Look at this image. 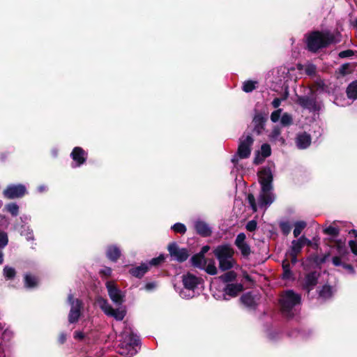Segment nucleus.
Masks as SVG:
<instances>
[{
  "label": "nucleus",
  "mask_w": 357,
  "mask_h": 357,
  "mask_svg": "<svg viewBox=\"0 0 357 357\" xmlns=\"http://www.w3.org/2000/svg\"><path fill=\"white\" fill-rule=\"evenodd\" d=\"M259 183L261 185V191L258 198V204L260 207L271 205L274 201L272 192L273 190V175L269 167H263L258 172Z\"/></svg>",
  "instance_id": "obj_1"
},
{
  "label": "nucleus",
  "mask_w": 357,
  "mask_h": 357,
  "mask_svg": "<svg viewBox=\"0 0 357 357\" xmlns=\"http://www.w3.org/2000/svg\"><path fill=\"white\" fill-rule=\"evenodd\" d=\"M306 36L307 50L312 53L336 43L335 35L329 31H313Z\"/></svg>",
  "instance_id": "obj_2"
},
{
  "label": "nucleus",
  "mask_w": 357,
  "mask_h": 357,
  "mask_svg": "<svg viewBox=\"0 0 357 357\" xmlns=\"http://www.w3.org/2000/svg\"><path fill=\"white\" fill-rule=\"evenodd\" d=\"M301 301V296L300 294L295 293L291 289L287 290L281 295L279 300L281 311L286 316L292 318L294 315L292 309L300 304Z\"/></svg>",
  "instance_id": "obj_3"
},
{
  "label": "nucleus",
  "mask_w": 357,
  "mask_h": 357,
  "mask_svg": "<svg viewBox=\"0 0 357 357\" xmlns=\"http://www.w3.org/2000/svg\"><path fill=\"white\" fill-rule=\"evenodd\" d=\"M254 138L251 133L245 135V132L239 138L236 155L240 159H246L250 156Z\"/></svg>",
  "instance_id": "obj_4"
},
{
  "label": "nucleus",
  "mask_w": 357,
  "mask_h": 357,
  "mask_svg": "<svg viewBox=\"0 0 357 357\" xmlns=\"http://www.w3.org/2000/svg\"><path fill=\"white\" fill-rule=\"evenodd\" d=\"M97 303L100 308L107 316L114 317L116 321H122L126 314L125 310L113 308L107 300L102 297L98 298Z\"/></svg>",
  "instance_id": "obj_5"
},
{
  "label": "nucleus",
  "mask_w": 357,
  "mask_h": 357,
  "mask_svg": "<svg viewBox=\"0 0 357 357\" xmlns=\"http://www.w3.org/2000/svg\"><path fill=\"white\" fill-rule=\"evenodd\" d=\"M310 93L311 96H298L296 102L303 109L310 112H319L321 109V106L317 100L314 91L311 89Z\"/></svg>",
  "instance_id": "obj_6"
},
{
  "label": "nucleus",
  "mask_w": 357,
  "mask_h": 357,
  "mask_svg": "<svg viewBox=\"0 0 357 357\" xmlns=\"http://www.w3.org/2000/svg\"><path fill=\"white\" fill-rule=\"evenodd\" d=\"M124 343L125 348L123 346L121 348V351H119V354L121 355H124L126 357H130L137 353L135 347L139 344L140 340L137 335L134 334L133 333H130L128 336L127 341Z\"/></svg>",
  "instance_id": "obj_7"
},
{
  "label": "nucleus",
  "mask_w": 357,
  "mask_h": 357,
  "mask_svg": "<svg viewBox=\"0 0 357 357\" xmlns=\"http://www.w3.org/2000/svg\"><path fill=\"white\" fill-rule=\"evenodd\" d=\"M27 193L26 186L23 184L8 185L3 191V195L8 199L21 198Z\"/></svg>",
  "instance_id": "obj_8"
},
{
  "label": "nucleus",
  "mask_w": 357,
  "mask_h": 357,
  "mask_svg": "<svg viewBox=\"0 0 357 357\" xmlns=\"http://www.w3.org/2000/svg\"><path fill=\"white\" fill-rule=\"evenodd\" d=\"M167 250L170 256L179 263L185 261L189 257L188 249L180 248L175 242H172L168 245Z\"/></svg>",
  "instance_id": "obj_9"
},
{
  "label": "nucleus",
  "mask_w": 357,
  "mask_h": 357,
  "mask_svg": "<svg viewBox=\"0 0 357 357\" xmlns=\"http://www.w3.org/2000/svg\"><path fill=\"white\" fill-rule=\"evenodd\" d=\"M105 285L107 289L108 295L112 302L116 305H122L124 302L125 295L118 288L114 282L107 281Z\"/></svg>",
  "instance_id": "obj_10"
},
{
  "label": "nucleus",
  "mask_w": 357,
  "mask_h": 357,
  "mask_svg": "<svg viewBox=\"0 0 357 357\" xmlns=\"http://www.w3.org/2000/svg\"><path fill=\"white\" fill-rule=\"evenodd\" d=\"M268 121L267 114L257 112L255 114L252 123L253 124L252 132L260 135L265 130V125Z\"/></svg>",
  "instance_id": "obj_11"
},
{
  "label": "nucleus",
  "mask_w": 357,
  "mask_h": 357,
  "mask_svg": "<svg viewBox=\"0 0 357 357\" xmlns=\"http://www.w3.org/2000/svg\"><path fill=\"white\" fill-rule=\"evenodd\" d=\"M245 240V234L243 232L239 233L234 241V245L240 250L241 255L244 258H248L250 255L252 251L250 245Z\"/></svg>",
  "instance_id": "obj_12"
},
{
  "label": "nucleus",
  "mask_w": 357,
  "mask_h": 357,
  "mask_svg": "<svg viewBox=\"0 0 357 357\" xmlns=\"http://www.w3.org/2000/svg\"><path fill=\"white\" fill-rule=\"evenodd\" d=\"M320 273L314 271L305 275L303 289L309 294L318 284Z\"/></svg>",
  "instance_id": "obj_13"
},
{
  "label": "nucleus",
  "mask_w": 357,
  "mask_h": 357,
  "mask_svg": "<svg viewBox=\"0 0 357 357\" xmlns=\"http://www.w3.org/2000/svg\"><path fill=\"white\" fill-rule=\"evenodd\" d=\"M213 254L218 260H220L225 258H233L234 250L229 244H222L215 248Z\"/></svg>",
  "instance_id": "obj_14"
},
{
  "label": "nucleus",
  "mask_w": 357,
  "mask_h": 357,
  "mask_svg": "<svg viewBox=\"0 0 357 357\" xmlns=\"http://www.w3.org/2000/svg\"><path fill=\"white\" fill-rule=\"evenodd\" d=\"M77 303L70 306L68 319L70 324L77 323L81 316V310L83 308V303L82 300L77 299Z\"/></svg>",
  "instance_id": "obj_15"
},
{
  "label": "nucleus",
  "mask_w": 357,
  "mask_h": 357,
  "mask_svg": "<svg viewBox=\"0 0 357 357\" xmlns=\"http://www.w3.org/2000/svg\"><path fill=\"white\" fill-rule=\"evenodd\" d=\"M259 299L257 294H254L251 291L243 294L241 298V302L250 310H256L258 306L257 300Z\"/></svg>",
  "instance_id": "obj_16"
},
{
  "label": "nucleus",
  "mask_w": 357,
  "mask_h": 357,
  "mask_svg": "<svg viewBox=\"0 0 357 357\" xmlns=\"http://www.w3.org/2000/svg\"><path fill=\"white\" fill-rule=\"evenodd\" d=\"M70 157L76 162V166L79 167L86 162L87 153L82 147L76 146L73 149Z\"/></svg>",
  "instance_id": "obj_17"
},
{
  "label": "nucleus",
  "mask_w": 357,
  "mask_h": 357,
  "mask_svg": "<svg viewBox=\"0 0 357 357\" xmlns=\"http://www.w3.org/2000/svg\"><path fill=\"white\" fill-rule=\"evenodd\" d=\"M183 284L184 287L189 290H194L200 282V278L190 273L183 275Z\"/></svg>",
  "instance_id": "obj_18"
},
{
  "label": "nucleus",
  "mask_w": 357,
  "mask_h": 357,
  "mask_svg": "<svg viewBox=\"0 0 357 357\" xmlns=\"http://www.w3.org/2000/svg\"><path fill=\"white\" fill-rule=\"evenodd\" d=\"M194 227L197 234L202 237H208L212 234L211 227L203 220H197Z\"/></svg>",
  "instance_id": "obj_19"
},
{
  "label": "nucleus",
  "mask_w": 357,
  "mask_h": 357,
  "mask_svg": "<svg viewBox=\"0 0 357 357\" xmlns=\"http://www.w3.org/2000/svg\"><path fill=\"white\" fill-rule=\"evenodd\" d=\"M243 285L241 283H230L227 284L224 288V292L225 294L231 296L236 297L241 292L243 291Z\"/></svg>",
  "instance_id": "obj_20"
},
{
  "label": "nucleus",
  "mask_w": 357,
  "mask_h": 357,
  "mask_svg": "<svg viewBox=\"0 0 357 357\" xmlns=\"http://www.w3.org/2000/svg\"><path fill=\"white\" fill-rule=\"evenodd\" d=\"M149 270V266L146 263H142L140 266L130 268L129 273L137 278H142Z\"/></svg>",
  "instance_id": "obj_21"
},
{
  "label": "nucleus",
  "mask_w": 357,
  "mask_h": 357,
  "mask_svg": "<svg viewBox=\"0 0 357 357\" xmlns=\"http://www.w3.org/2000/svg\"><path fill=\"white\" fill-rule=\"evenodd\" d=\"M334 289L332 286L326 284L317 290L319 298L324 301L331 299L334 294Z\"/></svg>",
  "instance_id": "obj_22"
},
{
  "label": "nucleus",
  "mask_w": 357,
  "mask_h": 357,
  "mask_svg": "<svg viewBox=\"0 0 357 357\" xmlns=\"http://www.w3.org/2000/svg\"><path fill=\"white\" fill-rule=\"evenodd\" d=\"M121 252L119 247L115 245H110L107 246L106 250L107 257L113 262H116L121 257Z\"/></svg>",
  "instance_id": "obj_23"
},
{
  "label": "nucleus",
  "mask_w": 357,
  "mask_h": 357,
  "mask_svg": "<svg viewBox=\"0 0 357 357\" xmlns=\"http://www.w3.org/2000/svg\"><path fill=\"white\" fill-rule=\"evenodd\" d=\"M296 142L298 149H305L310 145L311 137L309 134L304 132L297 136Z\"/></svg>",
  "instance_id": "obj_24"
},
{
  "label": "nucleus",
  "mask_w": 357,
  "mask_h": 357,
  "mask_svg": "<svg viewBox=\"0 0 357 357\" xmlns=\"http://www.w3.org/2000/svg\"><path fill=\"white\" fill-rule=\"evenodd\" d=\"M39 279L31 273H26L24 276V285L26 289H34L38 286Z\"/></svg>",
  "instance_id": "obj_25"
},
{
  "label": "nucleus",
  "mask_w": 357,
  "mask_h": 357,
  "mask_svg": "<svg viewBox=\"0 0 357 357\" xmlns=\"http://www.w3.org/2000/svg\"><path fill=\"white\" fill-rule=\"evenodd\" d=\"M332 262L335 266H342L349 274H354L356 273L354 267L350 264L343 262L341 257H333L332 258Z\"/></svg>",
  "instance_id": "obj_26"
},
{
  "label": "nucleus",
  "mask_w": 357,
  "mask_h": 357,
  "mask_svg": "<svg viewBox=\"0 0 357 357\" xmlns=\"http://www.w3.org/2000/svg\"><path fill=\"white\" fill-rule=\"evenodd\" d=\"M192 265L194 267L204 268L206 264L205 257L201 255L199 253L194 255L190 259Z\"/></svg>",
  "instance_id": "obj_27"
},
{
  "label": "nucleus",
  "mask_w": 357,
  "mask_h": 357,
  "mask_svg": "<svg viewBox=\"0 0 357 357\" xmlns=\"http://www.w3.org/2000/svg\"><path fill=\"white\" fill-rule=\"evenodd\" d=\"M219 268L222 271H229L234 267L235 261L233 258H225L218 260Z\"/></svg>",
  "instance_id": "obj_28"
},
{
  "label": "nucleus",
  "mask_w": 357,
  "mask_h": 357,
  "mask_svg": "<svg viewBox=\"0 0 357 357\" xmlns=\"http://www.w3.org/2000/svg\"><path fill=\"white\" fill-rule=\"evenodd\" d=\"M237 277V274L234 271H228L225 273L219 276V280L224 283H228L234 282L236 280Z\"/></svg>",
  "instance_id": "obj_29"
},
{
  "label": "nucleus",
  "mask_w": 357,
  "mask_h": 357,
  "mask_svg": "<svg viewBox=\"0 0 357 357\" xmlns=\"http://www.w3.org/2000/svg\"><path fill=\"white\" fill-rule=\"evenodd\" d=\"M347 95L350 99H357V80L350 83L347 88Z\"/></svg>",
  "instance_id": "obj_30"
},
{
  "label": "nucleus",
  "mask_w": 357,
  "mask_h": 357,
  "mask_svg": "<svg viewBox=\"0 0 357 357\" xmlns=\"http://www.w3.org/2000/svg\"><path fill=\"white\" fill-rule=\"evenodd\" d=\"M282 266L283 270L282 278L284 280H289L292 277L293 273L291 271V266L289 261L287 259L283 260Z\"/></svg>",
  "instance_id": "obj_31"
},
{
  "label": "nucleus",
  "mask_w": 357,
  "mask_h": 357,
  "mask_svg": "<svg viewBox=\"0 0 357 357\" xmlns=\"http://www.w3.org/2000/svg\"><path fill=\"white\" fill-rule=\"evenodd\" d=\"M17 275L16 270L10 266H5L3 269V275L6 280H13Z\"/></svg>",
  "instance_id": "obj_32"
},
{
  "label": "nucleus",
  "mask_w": 357,
  "mask_h": 357,
  "mask_svg": "<svg viewBox=\"0 0 357 357\" xmlns=\"http://www.w3.org/2000/svg\"><path fill=\"white\" fill-rule=\"evenodd\" d=\"M165 261V255L164 254H160L158 257L151 259L146 263L149 268L151 266L158 267L162 265Z\"/></svg>",
  "instance_id": "obj_33"
},
{
  "label": "nucleus",
  "mask_w": 357,
  "mask_h": 357,
  "mask_svg": "<svg viewBox=\"0 0 357 357\" xmlns=\"http://www.w3.org/2000/svg\"><path fill=\"white\" fill-rule=\"evenodd\" d=\"M303 240H304V238L293 240L291 242L290 252L298 255L301 252L302 248H303V245L301 244Z\"/></svg>",
  "instance_id": "obj_34"
},
{
  "label": "nucleus",
  "mask_w": 357,
  "mask_h": 357,
  "mask_svg": "<svg viewBox=\"0 0 357 357\" xmlns=\"http://www.w3.org/2000/svg\"><path fill=\"white\" fill-rule=\"evenodd\" d=\"M5 209L13 217H16L19 214V206L15 203H9L6 204L5 206Z\"/></svg>",
  "instance_id": "obj_35"
},
{
  "label": "nucleus",
  "mask_w": 357,
  "mask_h": 357,
  "mask_svg": "<svg viewBox=\"0 0 357 357\" xmlns=\"http://www.w3.org/2000/svg\"><path fill=\"white\" fill-rule=\"evenodd\" d=\"M306 227V222L304 221L296 222L294 225V236L297 238L302 232L303 229Z\"/></svg>",
  "instance_id": "obj_36"
},
{
  "label": "nucleus",
  "mask_w": 357,
  "mask_h": 357,
  "mask_svg": "<svg viewBox=\"0 0 357 357\" xmlns=\"http://www.w3.org/2000/svg\"><path fill=\"white\" fill-rule=\"evenodd\" d=\"M257 82L248 80L243 83L242 89L246 93H250L256 89Z\"/></svg>",
  "instance_id": "obj_37"
},
{
  "label": "nucleus",
  "mask_w": 357,
  "mask_h": 357,
  "mask_svg": "<svg viewBox=\"0 0 357 357\" xmlns=\"http://www.w3.org/2000/svg\"><path fill=\"white\" fill-rule=\"evenodd\" d=\"M172 229L178 234H184L186 232V227L184 224L177 222L175 223L172 227Z\"/></svg>",
  "instance_id": "obj_38"
},
{
  "label": "nucleus",
  "mask_w": 357,
  "mask_h": 357,
  "mask_svg": "<svg viewBox=\"0 0 357 357\" xmlns=\"http://www.w3.org/2000/svg\"><path fill=\"white\" fill-rule=\"evenodd\" d=\"M324 233L325 234H327V235H329V236H331L333 237H337L340 234V230L337 227L329 226L324 229Z\"/></svg>",
  "instance_id": "obj_39"
},
{
  "label": "nucleus",
  "mask_w": 357,
  "mask_h": 357,
  "mask_svg": "<svg viewBox=\"0 0 357 357\" xmlns=\"http://www.w3.org/2000/svg\"><path fill=\"white\" fill-rule=\"evenodd\" d=\"M264 158H268L271 155V148L270 144L264 143L261 146V150L259 151Z\"/></svg>",
  "instance_id": "obj_40"
},
{
  "label": "nucleus",
  "mask_w": 357,
  "mask_h": 357,
  "mask_svg": "<svg viewBox=\"0 0 357 357\" xmlns=\"http://www.w3.org/2000/svg\"><path fill=\"white\" fill-rule=\"evenodd\" d=\"M205 271L211 275H214L217 274L218 270L215 265V261L213 260H211V261L208 264V265L205 268Z\"/></svg>",
  "instance_id": "obj_41"
},
{
  "label": "nucleus",
  "mask_w": 357,
  "mask_h": 357,
  "mask_svg": "<svg viewBox=\"0 0 357 357\" xmlns=\"http://www.w3.org/2000/svg\"><path fill=\"white\" fill-rule=\"evenodd\" d=\"M247 201L254 212L257 211V204L256 203V199L253 194L249 193L247 196Z\"/></svg>",
  "instance_id": "obj_42"
},
{
  "label": "nucleus",
  "mask_w": 357,
  "mask_h": 357,
  "mask_svg": "<svg viewBox=\"0 0 357 357\" xmlns=\"http://www.w3.org/2000/svg\"><path fill=\"white\" fill-rule=\"evenodd\" d=\"M280 122L282 126H288L292 124L293 119L290 114L288 113H284L281 117Z\"/></svg>",
  "instance_id": "obj_43"
},
{
  "label": "nucleus",
  "mask_w": 357,
  "mask_h": 357,
  "mask_svg": "<svg viewBox=\"0 0 357 357\" xmlns=\"http://www.w3.org/2000/svg\"><path fill=\"white\" fill-rule=\"evenodd\" d=\"M305 72L308 76H314L317 73V67L314 64L309 63L305 66Z\"/></svg>",
  "instance_id": "obj_44"
},
{
  "label": "nucleus",
  "mask_w": 357,
  "mask_h": 357,
  "mask_svg": "<svg viewBox=\"0 0 357 357\" xmlns=\"http://www.w3.org/2000/svg\"><path fill=\"white\" fill-rule=\"evenodd\" d=\"M280 228L282 234L285 236H287L291 230V227L288 222H281L280 224Z\"/></svg>",
  "instance_id": "obj_45"
},
{
  "label": "nucleus",
  "mask_w": 357,
  "mask_h": 357,
  "mask_svg": "<svg viewBox=\"0 0 357 357\" xmlns=\"http://www.w3.org/2000/svg\"><path fill=\"white\" fill-rule=\"evenodd\" d=\"M339 73L344 76L351 73V70H350V64L349 63L342 64L339 68Z\"/></svg>",
  "instance_id": "obj_46"
},
{
  "label": "nucleus",
  "mask_w": 357,
  "mask_h": 357,
  "mask_svg": "<svg viewBox=\"0 0 357 357\" xmlns=\"http://www.w3.org/2000/svg\"><path fill=\"white\" fill-rule=\"evenodd\" d=\"M265 159H266V158L263 157V155H261L260 151H257L255 153L253 164L255 165H259L261 164L264 161Z\"/></svg>",
  "instance_id": "obj_47"
},
{
  "label": "nucleus",
  "mask_w": 357,
  "mask_h": 357,
  "mask_svg": "<svg viewBox=\"0 0 357 357\" xmlns=\"http://www.w3.org/2000/svg\"><path fill=\"white\" fill-rule=\"evenodd\" d=\"M8 243V235L4 231H0V248H3L7 245Z\"/></svg>",
  "instance_id": "obj_48"
},
{
  "label": "nucleus",
  "mask_w": 357,
  "mask_h": 357,
  "mask_svg": "<svg viewBox=\"0 0 357 357\" xmlns=\"http://www.w3.org/2000/svg\"><path fill=\"white\" fill-rule=\"evenodd\" d=\"M356 52H357L354 51L352 50H344V51L339 52L338 56L341 59L351 57V56L355 55Z\"/></svg>",
  "instance_id": "obj_49"
},
{
  "label": "nucleus",
  "mask_w": 357,
  "mask_h": 357,
  "mask_svg": "<svg viewBox=\"0 0 357 357\" xmlns=\"http://www.w3.org/2000/svg\"><path fill=\"white\" fill-rule=\"evenodd\" d=\"M257 228V222L255 220H250L245 225V229L248 231H254Z\"/></svg>",
  "instance_id": "obj_50"
},
{
  "label": "nucleus",
  "mask_w": 357,
  "mask_h": 357,
  "mask_svg": "<svg viewBox=\"0 0 357 357\" xmlns=\"http://www.w3.org/2000/svg\"><path fill=\"white\" fill-rule=\"evenodd\" d=\"M281 112H282V109H278L272 112V114L271 115V120L273 123L278 121V120L280 119V115H281Z\"/></svg>",
  "instance_id": "obj_51"
},
{
  "label": "nucleus",
  "mask_w": 357,
  "mask_h": 357,
  "mask_svg": "<svg viewBox=\"0 0 357 357\" xmlns=\"http://www.w3.org/2000/svg\"><path fill=\"white\" fill-rule=\"evenodd\" d=\"M329 256V254H326L324 255V256L322 257H318V256H316L314 259V261L317 264V265H321V264H324L326 260H327V258Z\"/></svg>",
  "instance_id": "obj_52"
},
{
  "label": "nucleus",
  "mask_w": 357,
  "mask_h": 357,
  "mask_svg": "<svg viewBox=\"0 0 357 357\" xmlns=\"http://www.w3.org/2000/svg\"><path fill=\"white\" fill-rule=\"evenodd\" d=\"M349 245L351 248V252L357 255V242L353 240L349 241Z\"/></svg>",
  "instance_id": "obj_53"
},
{
  "label": "nucleus",
  "mask_w": 357,
  "mask_h": 357,
  "mask_svg": "<svg viewBox=\"0 0 357 357\" xmlns=\"http://www.w3.org/2000/svg\"><path fill=\"white\" fill-rule=\"evenodd\" d=\"M112 270L109 267H105V268L100 271V274L103 276L109 277L112 275Z\"/></svg>",
  "instance_id": "obj_54"
},
{
  "label": "nucleus",
  "mask_w": 357,
  "mask_h": 357,
  "mask_svg": "<svg viewBox=\"0 0 357 357\" xmlns=\"http://www.w3.org/2000/svg\"><path fill=\"white\" fill-rule=\"evenodd\" d=\"M303 238H304V240H303V241H301V244L303 245V247H304L305 245H307V246L312 245V241L310 239H308L307 238H306L305 236H301L298 239H303Z\"/></svg>",
  "instance_id": "obj_55"
},
{
  "label": "nucleus",
  "mask_w": 357,
  "mask_h": 357,
  "mask_svg": "<svg viewBox=\"0 0 357 357\" xmlns=\"http://www.w3.org/2000/svg\"><path fill=\"white\" fill-rule=\"evenodd\" d=\"M85 337V335L83 332L76 331L74 333V338L79 340H82Z\"/></svg>",
  "instance_id": "obj_56"
},
{
  "label": "nucleus",
  "mask_w": 357,
  "mask_h": 357,
  "mask_svg": "<svg viewBox=\"0 0 357 357\" xmlns=\"http://www.w3.org/2000/svg\"><path fill=\"white\" fill-rule=\"evenodd\" d=\"M66 334L65 333H61L58 337V342L59 344H63L66 341Z\"/></svg>",
  "instance_id": "obj_57"
},
{
  "label": "nucleus",
  "mask_w": 357,
  "mask_h": 357,
  "mask_svg": "<svg viewBox=\"0 0 357 357\" xmlns=\"http://www.w3.org/2000/svg\"><path fill=\"white\" fill-rule=\"evenodd\" d=\"M10 155V153L8 151L1 153L0 154V160L2 162H5L7 160V159L8 158Z\"/></svg>",
  "instance_id": "obj_58"
},
{
  "label": "nucleus",
  "mask_w": 357,
  "mask_h": 357,
  "mask_svg": "<svg viewBox=\"0 0 357 357\" xmlns=\"http://www.w3.org/2000/svg\"><path fill=\"white\" fill-rule=\"evenodd\" d=\"M282 100H283L282 98H275L272 102V105L274 108H278L280 107Z\"/></svg>",
  "instance_id": "obj_59"
},
{
  "label": "nucleus",
  "mask_w": 357,
  "mask_h": 357,
  "mask_svg": "<svg viewBox=\"0 0 357 357\" xmlns=\"http://www.w3.org/2000/svg\"><path fill=\"white\" fill-rule=\"evenodd\" d=\"M336 247L339 252H341L344 249V243L340 240L336 241Z\"/></svg>",
  "instance_id": "obj_60"
},
{
  "label": "nucleus",
  "mask_w": 357,
  "mask_h": 357,
  "mask_svg": "<svg viewBox=\"0 0 357 357\" xmlns=\"http://www.w3.org/2000/svg\"><path fill=\"white\" fill-rule=\"evenodd\" d=\"M77 299H75L74 297H73V294H69L68 296V303H70V306H73V305H75V303H77Z\"/></svg>",
  "instance_id": "obj_61"
},
{
  "label": "nucleus",
  "mask_w": 357,
  "mask_h": 357,
  "mask_svg": "<svg viewBox=\"0 0 357 357\" xmlns=\"http://www.w3.org/2000/svg\"><path fill=\"white\" fill-rule=\"evenodd\" d=\"M210 250V246L209 245H204L202 248L200 252H199L201 255L204 256L205 255V254Z\"/></svg>",
  "instance_id": "obj_62"
},
{
  "label": "nucleus",
  "mask_w": 357,
  "mask_h": 357,
  "mask_svg": "<svg viewBox=\"0 0 357 357\" xmlns=\"http://www.w3.org/2000/svg\"><path fill=\"white\" fill-rule=\"evenodd\" d=\"M289 255L291 257V262L292 264H296L298 261L297 259V254L289 252Z\"/></svg>",
  "instance_id": "obj_63"
},
{
  "label": "nucleus",
  "mask_w": 357,
  "mask_h": 357,
  "mask_svg": "<svg viewBox=\"0 0 357 357\" xmlns=\"http://www.w3.org/2000/svg\"><path fill=\"white\" fill-rule=\"evenodd\" d=\"M145 287L147 290L152 289L155 287V284L153 282L146 283Z\"/></svg>",
  "instance_id": "obj_64"
}]
</instances>
